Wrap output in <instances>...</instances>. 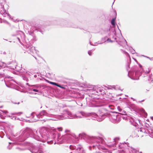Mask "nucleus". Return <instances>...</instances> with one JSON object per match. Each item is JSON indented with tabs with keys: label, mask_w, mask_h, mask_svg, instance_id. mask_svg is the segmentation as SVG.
I'll return each instance as SVG.
<instances>
[{
	"label": "nucleus",
	"mask_w": 153,
	"mask_h": 153,
	"mask_svg": "<svg viewBox=\"0 0 153 153\" xmlns=\"http://www.w3.org/2000/svg\"><path fill=\"white\" fill-rule=\"evenodd\" d=\"M46 119V120H44V121L45 122L46 121H47V120H56V119Z\"/></svg>",
	"instance_id": "obj_15"
},
{
	"label": "nucleus",
	"mask_w": 153,
	"mask_h": 153,
	"mask_svg": "<svg viewBox=\"0 0 153 153\" xmlns=\"http://www.w3.org/2000/svg\"><path fill=\"white\" fill-rule=\"evenodd\" d=\"M0 66L1 68H4L6 66V64L5 63L1 62H0Z\"/></svg>",
	"instance_id": "obj_9"
},
{
	"label": "nucleus",
	"mask_w": 153,
	"mask_h": 153,
	"mask_svg": "<svg viewBox=\"0 0 153 153\" xmlns=\"http://www.w3.org/2000/svg\"><path fill=\"white\" fill-rule=\"evenodd\" d=\"M130 50L131 51L132 54H134L135 53V51L131 48H130Z\"/></svg>",
	"instance_id": "obj_11"
},
{
	"label": "nucleus",
	"mask_w": 153,
	"mask_h": 153,
	"mask_svg": "<svg viewBox=\"0 0 153 153\" xmlns=\"http://www.w3.org/2000/svg\"><path fill=\"white\" fill-rule=\"evenodd\" d=\"M99 44H101V43H99Z\"/></svg>",
	"instance_id": "obj_33"
},
{
	"label": "nucleus",
	"mask_w": 153,
	"mask_h": 153,
	"mask_svg": "<svg viewBox=\"0 0 153 153\" xmlns=\"http://www.w3.org/2000/svg\"><path fill=\"white\" fill-rule=\"evenodd\" d=\"M67 118V117H65L64 116L62 115V116H61L59 118H58V119L59 120H63Z\"/></svg>",
	"instance_id": "obj_10"
},
{
	"label": "nucleus",
	"mask_w": 153,
	"mask_h": 153,
	"mask_svg": "<svg viewBox=\"0 0 153 153\" xmlns=\"http://www.w3.org/2000/svg\"><path fill=\"white\" fill-rule=\"evenodd\" d=\"M2 111L3 113H4L5 114H6L8 113L7 111Z\"/></svg>",
	"instance_id": "obj_18"
},
{
	"label": "nucleus",
	"mask_w": 153,
	"mask_h": 153,
	"mask_svg": "<svg viewBox=\"0 0 153 153\" xmlns=\"http://www.w3.org/2000/svg\"><path fill=\"white\" fill-rule=\"evenodd\" d=\"M126 112L125 111H123V112H122V113H120V114L122 115H125L126 114Z\"/></svg>",
	"instance_id": "obj_20"
},
{
	"label": "nucleus",
	"mask_w": 153,
	"mask_h": 153,
	"mask_svg": "<svg viewBox=\"0 0 153 153\" xmlns=\"http://www.w3.org/2000/svg\"><path fill=\"white\" fill-rule=\"evenodd\" d=\"M33 91H36V92H38V90H37L36 89H34L33 90Z\"/></svg>",
	"instance_id": "obj_21"
},
{
	"label": "nucleus",
	"mask_w": 153,
	"mask_h": 153,
	"mask_svg": "<svg viewBox=\"0 0 153 153\" xmlns=\"http://www.w3.org/2000/svg\"><path fill=\"white\" fill-rule=\"evenodd\" d=\"M52 115V114H49L46 112L44 110L41 111L38 115H36V117H37L39 119L45 118L47 117H51Z\"/></svg>",
	"instance_id": "obj_1"
},
{
	"label": "nucleus",
	"mask_w": 153,
	"mask_h": 153,
	"mask_svg": "<svg viewBox=\"0 0 153 153\" xmlns=\"http://www.w3.org/2000/svg\"><path fill=\"white\" fill-rule=\"evenodd\" d=\"M70 131L69 130H65V133H66V132H69Z\"/></svg>",
	"instance_id": "obj_23"
},
{
	"label": "nucleus",
	"mask_w": 153,
	"mask_h": 153,
	"mask_svg": "<svg viewBox=\"0 0 153 153\" xmlns=\"http://www.w3.org/2000/svg\"><path fill=\"white\" fill-rule=\"evenodd\" d=\"M79 150H80L81 149V148L80 147L79 148Z\"/></svg>",
	"instance_id": "obj_28"
},
{
	"label": "nucleus",
	"mask_w": 153,
	"mask_h": 153,
	"mask_svg": "<svg viewBox=\"0 0 153 153\" xmlns=\"http://www.w3.org/2000/svg\"><path fill=\"white\" fill-rule=\"evenodd\" d=\"M33 113H32L31 114H30V116H31V117H32L33 116Z\"/></svg>",
	"instance_id": "obj_24"
},
{
	"label": "nucleus",
	"mask_w": 153,
	"mask_h": 153,
	"mask_svg": "<svg viewBox=\"0 0 153 153\" xmlns=\"http://www.w3.org/2000/svg\"><path fill=\"white\" fill-rule=\"evenodd\" d=\"M131 149H132L133 150H135V149L134 148H132V147H131Z\"/></svg>",
	"instance_id": "obj_26"
},
{
	"label": "nucleus",
	"mask_w": 153,
	"mask_h": 153,
	"mask_svg": "<svg viewBox=\"0 0 153 153\" xmlns=\"http://www.w3.org/2000/svg\"><path fill=\"white\" fill-rule=\"evenodd\" d=\"M92 53V51L91 50L89 51L88 52V53L90 56H91V55Z\"/></svg>",
	"instance_id": "obj_12"
},
{
	"label": "nucleus",
	"mask_w": 153,
	"mask_h": 153,
	"mask_svg": "<svg viewBox=\"0 0 153 153\" xmlns=\"http://www.w3.org/2000/svg\"><path fill=\"white\" fill-rule=\"evenodd\" d=\"M20 113H17V114H20Z\"/></svg>",
	"instance_id": "obj_34"
},
{
	"label": "nucleus",
	"mask_w": 153,
	"mask_h": 153,
	"mask_svg": "<svg viewBox=\"0 0 153 153\" xmlns=\"http://www.w3.org/2000/svg\"><path fill=\"white\" fill-rule=\"evenodd\" d=\"M16 65L17 64L16 62H12L10 65L8 67L14 70L16 68Z\"/></svg>",
	"instance_id": "obj_4"
},
{
	"label": "nucleus",
	"mask_w": 153,
	"mask_h": 153,
	"mask_svg": "<svg viewBox=\"0 0 153 153\" xmlns=\"http://www.w3.org/2000/svg\"><path fill=\"white\" fill-rule=\"evenodd\" d=\"M117 118V117L116 116H114V119H115Z\"/></svg>",
	"instance_id": "obj_25"
},
{
	"label": "nucleus",
	"mask_w": 153,
	"mask_h": 153,
	"mask_svg": "<svg viewBox=\"0 0 153 153\" xmlns=\"http://www.w3.org/2000/svg\"><path fill=\"white\" fill-rule=\"evenodd\" d=\"M39 120L38 119H34L32 120V121L33 122H36L37 121Z\"/></svg>",
	"instance_id": "obj_17"
},
{
	"label": "nucleus",
	"mask_w": 153,
	"mask_h": 153,
	"mask_svg": "<svg viewBox=\"0 0 153 153\" xmlns=\"http://www.w3.org/2000/svg\"><path fill=\"white\" fill-rule=\"evenodd\" d=\"M107 42H113V41L111 40V39H109V38H108L107 40Z\"/></svg>",
	"instance_id": "obj_16"
},
{
	"label": "nucleus",
	"mask_w": 153,
	"mask_h": 153,
	"mask_svg": "<svg viewBox=\"0 0 153 153\" xmlns=\"http://www.w3.org/2000/svg\"><path fill=\"white\" fill-rule=\"evenodd\" d=\"M115 20L116 18H113L111 21V24L113 25L114 27H115L116 26L115 25Z\"/></svg>",
	"instance_id": "obj_7"
},
{
	"label": "nucleus",
	"mask_w": 153,
	"mask_h": 153,
	"mask_svg": "<svg viewBox=\"0 0 153 153\" xmlns=\"http://www.w3.org/2000/svg\"><path fill=\"white\" fill-rule=\"evenodd\" d=\"M47 82L50 84H51L53 85H55L56 86L59 87H61L59 85L57 84V83L51 82L48 81V80L47 81Z\"/></svg>",
	"instance_id": "obj_6"
},
{
	"label": "nucleus",
	"mask_w": 153,
	"mask_h": 153,
	"mask_svg": "<svg viewBox=\"0 0 153 153\" xmlns=\"http://www.w3.org/2000/svg\"><path fill=\"white\" fill-rule=\"evenodd\" d=\"M152 59L153 60V58Z\"/></svg>",
	"instance_id": "obj_35"
},
{
	"label": "nucleus",
	"mask_w": 153,
	"mask_h": 153,
	"mask_svg": "<svg viewBox=\"0 0 153 153\" xmlns=\"http://www.w3.org/2000/svg\"><path fill=\"white\" fill-rule=\"evenodd\" d=\"M39 132L40 133L45 134L47 132V129L45 128H42L40 129Z\"/></svg>",
	"instance_id": "obj_5"
},
{
	"label": "nucleus",
	"mask_w": 153,
	"mask_h": 153,
	"mask_svg": "<svg viewBox=\"0 0 153 153\" xmlns=\"http://www.w3.org/2000/svg\"><path fill=\"white\" fill-rule=\"evenodd\" d=\"M151 118L152 119V118H153V117H152Z\"/></svg>",
	"instance_id": "obj_31"
},
{
	"label": "nucleus",
	"mask_w": 153,
	"mask_h": 153,
	"mask_svg": "<svg viewBox=\"0 0 153 153\" xmlns=\"http://www.w3.org/2000/svg\"><path fill=\"white\" fill-rule=\"evenodd\" d=\"M29 53L31 54H34L35 53L37 54L38 51H36L35 48V47H32L30 48L29 49Z\"/></svg>",
	"instance_id": "obj_3"
},
{
	"label": "nucleus",
	"mask_w": 153,
	"mask_h": 153,
	"mask_svg": "<svg viewBox=\"0 0 153 153\" xmlns=\"http://www.w3.org/2000/svg\"><path fill=\"white\" fill-rule=\"evenodd\" d=\"M68 115H69V116L68 117L70 119L73 118H75L76 116H73L72 114L71 113H70V112H68Z\"/></svg>",
	"instance_id": "obj_8"
},
{
	"label": "nucleus",
	"mask_w": 153,
	"mask_h": 153,
	"mask_svg": "<svg viewBox=\"0 0 153 153\" xmlns=\"http://www.w3.org/2000/svg\"><path fill=\"white\" fill-rule=\"evenodd\" d=\"M38 150H36L35 151L34 149H33L32 151V153H38Z\"/></svg>",
	"instance_id": "obj_14"
},
{
	"label": "nucleus",
	"mask_w": 153,
	"mask_h": 153,
	"mask_svg": "<svg viewBox=\"0 0 153 153\" xmlns=\"http://www.w3.org/2000/svg\"><path fill=\"white\" fill-rule=\"evenodd\" d=\"M9 144H11V143H10H10H9Z\"/></svg>",
	"instance_id": "obj_29"
},
{
	"label": "nucleus",
	"mask_w": 153,
	"mask_h": 153,
	"mask_svg": "<svg viewBox=\"0 0 153 153\" xmlns=\"http://www.w3.org/2000/svg\"><path fill=\"white\" fill-rule=\"evenodd\" d=\"M139 66L141 68L142 67V66L141 65H140Z\"/></svg>",
	"instance_id": "obj_27"
},
{
	"label": "nucleus",
	"mask_w": 153,
	"mask_h": 153,
	"mask_svg": "<svg viewBox=\"0 0 153 153\" xmlns=\"http://www.w3.org/2000/svg\"><path fill=\"white\" fill-rule=\"evenodd\" d=\"M117 109L120 112L122 111V109L121 108H120L119 107H118Z\"/></svg>",
	"instance_id": "obj_19"
},
{
	"label": "nucleus",
	"mask_w": 153,
	"mask_h": 153,
	"mask_svg": "<svg viewBox=\"0 0 153 153\" xmlns=\"http://www.w3.org/2000/svg\"><path fill=\"white\" fill-rule=\"evenodd\" d=\"M58 130L59 131H61L62 130V129L61 128H58Z\"/></svg>",
	"instance_id": "obj_22"
},
{
	"label": "nucleus",
	"mask_w": 153,
	"mask_h": 153,
	"mask_svg": "<svg viewBox=\"0 0 153 153\" xmlns=\"http://www.w3.org/2000/svg\"><path fill=\"white\" fill-rule=\"evenodd\" d=\"M18 39L19 40V38H18Z\"/></svg>",
	"instance_id": "obj_32"
},
{
	"label": "nucleus",
	"mask_w": 153,
	"mask_h": 153,
	"mask_svg": "<svg viewBox=\"0 0 153 153\" xmlns=\"http://www.w3.org/2000/svg\"><path fill=\"white\" fill-rule=\"evenodd\" d=\"M78 114L79 115L76 116L77 118H81L82 117H87L90 115H94L95 116L97 115V114H91L89 113H87L82 112L78 113Z\"/></svg>",
	"instance_id": "obj_2"
},
{
	"label": "nucleus",
	"mask_w": 153,
	"mask_h": 153,
	"mask_svg": "<svg viewBox=\"0 0 153 153\" xmlns=\"http://www.w3.org/2000/svg\"><path fill=\"white\" fill-rule=\"evenodd\" d=\"M117 85H112V86H111V87L112 88H114L115 89H117Z\"/></svg>",
	"instance_id": "obj_13"
},
{
	"label": "nucleus",
	"mask_w": 153,
	"mask_h": 153,
	"mask_svg": "<svg viewBox=\"0 0 153 153\" xmlns=\"http://www.w3.org/2000/svg\"><path fill=\"white\" fill-rule=\"evenodd\" d=\"M94 45V46H96V44L94 45Z\"/></svg>",
	"instance_id": "obj_30"
}]
</instances>
